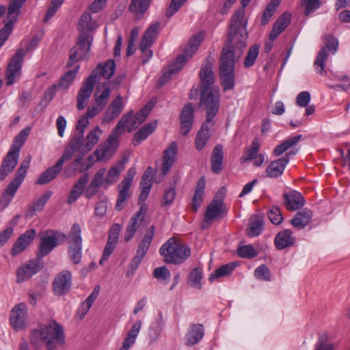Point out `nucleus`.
<instances>
[{"mask_svg":"<svg viewBox=\"0 0 350 350\" xmlns=\"http://www.w3.org/2000/svg\"><path fill=\"white\" fill-rule=\"evenodd\" d=\"M243 15L244 10L241 9L232 16L227 44L220 56L219 75L225 91L234 88L235 62L240 59L247 46V20Z\"/></svg>","mask_w":350,"mask_h":350,"instance_id":"f257e3e1","label":"nucleus"},{"mask_svg":"<svg viewBox=\"0 0 350 350\" xmlns=\"http://www.w3.org/2000/svg\"><path fill=\"white\" fill-rule=\"evenodd\" d=\"M31 343L36 349L44 345L46 350H57L66 343L64 329L55 321L41 324L32 332Z\"/></svg>","mask_w":350,"mask_h":350,"instance_id":"f03ea898","label":"nucleus"},{"mask_svg":"<svg viewBox=\"0 0 350 350\" xmlns=\"http://www.w3.org/2000/svg\"><path fill=\"white\" fill-rule=\"evenodd\" d=\"M159 253L165 262L180 265L189 257L191 250L187 245L170 238L160 247Z\"/></svg>","mask_w":350,"mask_h":350,"instance_id":"7ed1b4c3","label":"nucleus"},{"mask_svg":"<svg viewBox=\"0 0 350 350\" xmlns=\"http://www.w3.org/2000/svg\"><path fill=\"white\" fill-rule=\"evenodd\" d=\"M220 96L218 90L205 88L201 90L200 107L206 112V123L215 124L214 117L219 111Z\"/></svg>","mask_w":350,"mask_h":350,"instance_id":"20e7f679","label":"nucleus"},{"mask_svg":"<svg viewBox=\"0 0 350 350\" xmlns=\"http://www.w3.org/2000/svg\"><path fill=\"white\" fill-rule=\"evenodd\" d=\"M31 157L28 156L23 160L15 174L14 178L8 184L4 190L1 199L0 200V206L1 209L5 208L12 202L18 189L23 182L27 174V170L29 167Z\"/></svg>","mask_w":350,"mask_h":350,"instance_id":"39448f33","label":"nucleus"},{"mask_svg":"<svg viewBox=\"0 0 350 350\" xmlns=\"http://www.w3.org/2000/svg\"><path fill=\"white\" fill-rule=\"evenodd\" d=\"M324 46L318 53L314 63L317 73L322 76L326 75L325 70V61L329 55H335L338 49V40L332 34H325L323 36Z\"/></svg>","mask_w":350,"mask_h":350,"instance_id":"423d86ee","label":"nucleus"},{"mask_svg":"<svg viewBox=\"0 0 350 350\" xmlns=\"http://www.w3.org/2000/svg\"><path fill=\"white\" fill-rule=\"evenodd\" d=\"M92 40V36L88 32H81L77 44L70 49L69 59L66 64L67 68L73 66L76 62L85 57L90 51Z\"/></svg>","mask_w":350,"mask_h":350,"instance_id":"0eeeda50","label":"nucleus"},{"mask_svg":"<svg viewBox=\"0 0 350 350\" xmlns=\"http://www.w3.org/2000/svg\"><path fill=\"white\" fill-rule=\"evenodd\" d=\"M66 235L58 231L49 230L44 232L40 239L38 258H42L50 253L57 245L66 241Z\"/></svg>","mask_w":350,"mask_h":350,"instance_id":"6e6552de","label":"nucleus"},{"mask_svg":"<svg viewBox=\"0 0 350 350\" xmlns=\"http://www.w3.org/2000/svg\"><path fill=\"white\" fill-rule=\"evenodd\" d=\"M27 51L23 49H18L10 60L5 73L6 84L11 85L19 80L23 58Z\"/></svg>","mask_w":350,"mask_h":350,"instance_id":"1a4fd4ad","label":"nucleus"},{"mask_svg":"<svg viewBox=\"0 0 350 350\" xmlns=\"http://www.w3.org/2000/svg\"><path fill=\"white\" fill-rule=\"evenodd\" d=\"M10 324L16 332L26 329L28 325V308L25 303L15 305L10 312Z\"/></svg>","mask_w":350,"mask_h":350,"instance_id":"9d476101","label":"nucleus"},{"mask_svg":"<svg viewBox=\"0 0 350 350\" xmlns=\"http://www.w3.org/2000/svg\"><path fill=\"white\" fill-rule=\"evenodd\" d=\"M154 235V226H151L141 240L137 247L135 255L133 258L132 262H131L130 267L132 270V273H133L137 269L144 259V256H146L148 250H149Z\"/></svg>","mask_w":350,"mask_h":350,"instance_id":"9b49d317","label":"nucleus"},{"mask_svg":"<svg viewBox=\"0 0 350 350\" xmlns=\"http://www.w3.org/2000/svg\"><path fill=\"white\" fill-rule=\"evenodd\" d=\"M96 81V76L94 72L83 81L77 96V108L82 110L85 108L88 100L93 92L94 87Z\"/></svg>","mask_w":350,"mask_h":350,"instance_id":"f8f14e48","label":"nucleus"},{"mask_svg":"<svg viewBox=\"0 0 350 350\" xmlns=\"http://www.w3.org/2000/svg\"><path fill=\"white\" fill-rule=\"evenodd\" d=\"M224 193L218 192L209 205L207 206L204 223H211L217 218H221L226 213V210L223 204Z\"/></svg>","mask_w":350,"mask_h":350,"instance_id":"ddd939ff","label":"nucleus"},{"mask_svg":"<svg viewBox=\"0 0 350 350\" xmlns=\"http://www.w3.org/2000/svg\"><path fill=\"white\" fill-rule=\"evenodd\" d=\"M42 267L38 260H31L21 265L16 269V282L21 284L29 280L34 274L38 273Z\"/></svg>","mask_w":350,"mask_h":350,"instance_id":"4468645a","label":"nucleus"},{"mask_svg":"<svg viewBox=\"0 0 350 350\" xmlns=\"http://www.w3.org/2000/svg\"><path fill=\"white\" fill-rule=\"evenodd\" d=\"M148 211V206L144 204L141 206L139 210L135 213L131 218L124 234L125 241H129L135 235L141 224L145 219Z\"/></svg>","mask_w":350,"mask_h":350,"instance_id":"2eb2a0df","label":"nucleus"},{"mask_svg":"<svg viewBox=\"0 0 350 350\" xmlns=\"http://www.w3.org/2000/svg\"><path fill=\"white\" fill-rule=\"evenodd\" d=\"M72 275L68 270L58 273L53 282V289L55 295L61 296L67 293L71 288Z\"/></svg>","mask_w":350,"mask_h":350,"instance_id":"dca6fc26","label":"nucleus"},{"mask_svg":"<svg viewBox=\"0 0 350 350\" xmlns=\"http://www.w3.org/2000/svg\"><path fill=\"white\" fill-rule=\"evenodd\" d=\"M284 205L288 211H295L300 209L305 204L304 196L295 190H291L283 193Z\"/></svg>","mask_w":350,"mask_h":350,"instance_id":"f3484780","label":"nucleus"},{"mask_svg":"<svg viewBox=\"0 0 350 350\" xmlns=\"http://www.w3.org/2000/svg\"><path fill=\"white\" fill-rule=\"evenodd\" d=\"M124 107L123 98L121 95H118L107 108L104 113L102 122L108 124L120 116Z\"/></svg>","mask_w":350,"mask_h":350,"instance_id":"a211bd4d","label":"nucleus"},{"mask_svg":"<svg viewBox=\"0 0 350 350\" xmlns=\"http://www.w3.org/2000/svg\"><path fill=\"white\" fill-rule=\"evenodd\" d=\"M194 109L191 103L187 104L180 115V133L186 135L191 129L193 122Z\"/></svg>","mask_w":350,"mask_h":350,"instance_id":"6ab92c4d","label":"nucleus"},{"mask_svg":"<svg viewBox=\"0 0 350 350\" xmlns=\"http://www.w3.org/2000/svg\"><path fill=\"white\" fill-rule=\"evenodd\" d=\"M19 154L9 150L0 166V181L3 180L15 168Z\"/></svg>","mask_w":350,"mask_h":350,"instance_id":"aec40b11","label":"nucleus"},{"mask_svg":"<svg viewBox=\"0 0 350 350\" xmlns=\"http://www.w3.org/2000/svg\"><path fill=\"white\" fill-rule=\"evenodd\" d=\"M200 77L202 81L201 90L205 88H213L212 85L215 82V77L213 71V59L211 57H208L206 63L202 66Z\"/></svg>","mask_w":350,"mask_h":350,"instance_id":"412c9836","label":"nucleus"},{"mask_svg":"<svg viewBox=\"0 0 350 350\" xmlns=\"http://www.w3.org/2000/svg\"><path fill=\"white\" fill-rule=\"evenodd\" d=\"M36 234V232L34 229L25 231L14 243L12 250V254L16 256L23 252L33 241Z\"/></svg>","mask_w":350,"mask_h":350,"instance_id":"4be33fe9","label":"nucleus"},{"mask_svg":"<svg viewBox=\"0 0 350 350\" xmlns=\"http://www.w3.org/2000/svg\"><path fill=\"white\" fill-rule=\"evenodd\" d=\"M295 237L291 230L280 231L275 237L274 245L278 250L292 247L295 243Z\"/></svg>","mask_w":350,"mask_h":350,"instance_id":"5701e85b","label":"nucleus"},{"mask_svg":"<svg viewBox=\"0 0 350 350\" xmlns=\"http://www.w3.org/2000/svg\"><path fill=\"white\" fill-rule=\"evenodd\" d=\"M291 14L289 12H284L278 17L273 25L271 31L269 34V40H275L280 33L288 27L291 22Z\"/></svg>","mask_w":350,"mask_h":350,"instance_id":"b1692460","label":"nucleus"},{"mask_svg":"<svg viewBox=\"0 0 350 350\" xmlns=\"http://www.w3.org/2000/svg\"><path fill=\"white\" fill-rule=\"evenodd\" d=\"M288 163V159L284 157L271 161L265 170L266 176L271 178L280 176Z\"/></svg>","mask_w":350,"mask_h":350,"instance_id":"393cba45","label":"nucleus"},{"mask_svg":"<svg viewBox=\"0 0 350 350\" xmlns=\"http://www.w3.org/2000/svg\"><path fill=\"white\" fill-rule=\"evenodd\" d=\"M204 327L202 324L191 325L185 336V344L187 346H193L198 343L204 336Z\"/></svg>","mask_w":350,"mask_h":350,"instance_id":"a878e982","label":"nucleus"},{"mask_svg":"<svg viewBox=\"0 0 350 350\" xmlns=\"http://www.w3.org/2000/svg\"><path fill=\"white\" fill-rule=\"evenodd\" d=\"M177 154V144L172 142L163 152V162L162 165L163 174L165 175L173 165Z\"/></svg>","mask_w":350,"mask_h":350,"instance_id":"bb28decb","label":"nucleus"},{"mask_svg":"<svg viewBox=\"0 0 350 350\" xmlns=\"http://www.w3.org/2000/svg\"><path fill=\"white\" fill-rule=\"evenodd\" d=\"M186 63V59L183 56H178L176 60L171 64L167 70L164 72L159 80V83L161 85L165 84L171 78V76L178 72Z\"/></svg>","mask_w":350,"mask_h":350,"instance_id":"cd10ccee","label":"nucleus"},{"mask_svg":"<svg viewBox=\"0 0 350 350\" xmlns=\"http://www.w3.org/2000/svg\"><path fill=\"white\" fill-rule=\"evenodd\" d=\"M142 322L140 320L137 321L128 332L124 338L122 347L119 350H129L135 342L136 338L142 328Z\"/></svg>","mask_w":350,"mask_h":350,"instance_id":"c85d7f7f","label":"nucleus"},{"mask_svg":"<svg viewBox=\"0 0 350 350\" xmlns=\"http://www.w3.org/2000/svg\"><path fill=\"white\" fill-rule=\"evenodd\" d=\"M160 29V23L159 22L154 23L150 25L144 32L140 45L141 48L144 50L146 48H149L156 39Z\"/></svg>","mask_w":350,"mask_h":350,"instance_id":"c756f323","label":"nucleus"},{"mask_svg":"<svg viewBox=\"0 0 350 350\" xmlns=\"http://www.w3.org/2000/svg\"><path fill=\"white\" fill-rule=\"evenodd\" d=\"M208 124L212 126L211 123H206V122H204L196 135L195 147L198 150H201L207 144L211 137Z\"/></svg>","mask_w":350,"mask_h":350,"instance_id":"7c9ffc66","label":"nucleus"},{"mask_svg":"<svg viewBox=\"0 0 350 350\" xmlns=\"http://www.w3.org/2000/svg\"><path fill=\"white\" fill-rule=\"evenodd\" d=\"M224 159L223 147L221 144L215 146L211 154V170L218 174L222 169Z\"/></svg>","mask_w":350,"mask_h":350,"instance_id":"2f4dec72","label":"nucleus"},{"mask_svg":"<svg viewBox=\"0 0 350 350\" xmlns=\"http://www.w3.org/2000/svg\"><path fill=\"white\" fill-rule=\"evenodd\" d=\"M163 314L161 312H159L158 317L155 319L154 321L151 323L149 328L148 336L150 342H156L159 338L163 328Z\"/></svg>","mask_w":350,"mask_h":350,"instance_id":"473e14b6","label":"nucleus"},{"mask_svg":"<svg viewBox=\"0 0 350 350\" xmlns=\"http://www.w3.org/2000/svg\"><path fill=\"white\" fill-rule=\"evenodd\" d=\"M204 188L205 178L204 177H201L197 183L194 196L192 200L191 209L193 212H196L199 207L201 206L202 202L203 200Z\"/></svg>","mask_w":350,"mask_h":350,"instance_id":"72a5a7b5","label":"nucleus"},{"mask_svg":"<svg viewBox=\"0 0 350 350\" xmlns=\"http://www.w3.org/2000/svg\"><path fill=\"white\" fill-rule=\"evenodd\" d=\"M157 127V122L146 124L133 136L134 146H138L143 140L152 134Z\"/></svg>","mask_w":350,"mask_h":350,"instance_id":"f704fd0d","label":"nucleus"},{"mask_svg":"<svg viewBox=\"0 0 350 350\" xmlns=\"http://www.w3.org/2000/svg\"><path fill=\"white\" fill-rule=\"evenodd\" d=\"M204 36L202 33L195 35L185 46L183 53L180 56H183L186 59V62L196 52Z\"/></svg>","mask_w":350,"mask_h":350,"instance_id":"c9c22d12","label":"nucleus"},{"mask_svg":"<svg viewBox=\"0 0 350 350\" xmlns=\"http://www.w3.org/2000/svg\"><path fill=\"white\" fill-rule=\"evenodd\" d=\"M62 169L56 164L43 172L37 179L36 184L44 185L50 183L60 173Z\"/></svg>","mask_w":350,"mask_h":350,"instance_id":"e433bc0d","label":"nucleus"},{"mask_svg":"<svg viewBox=\"0 0 350 350\" xmlns=\"http://www.w3.org/2000/svg\"><path fill=\"white\" fill-rule=\"evenodd\" d=\"M116 68V65L115 61L109 59L103 65L101 64H98L96 68L92 72L96 75V73L100 72V74L103 78L108 79L113 75Z\"/></svg>","mask_w":350,"mask_h":350,"instance_id":"4c0bfd02","label":"nucleus"},{"mask_svg":"<svg viewBox=\"0 0 350 350\" xmlns=\"http://www.w3.org/2000/svg\"><path fill=\"white\" fill-rule=\"evenodd\" d=\"M237 266V264L235 262H232L221 266L220 267L215 269V271L210 275L208 280L211 282H213L215 280H217L220 278L229 275Z\"/></svg>","mask_w":350,"mask_h":350,"instance_id":"58836bf2","label":"nucleus"},{"mask_svg":"<svg viewBox=\"0 0 350 350\" xmlns=\"http://www.w3.org/2000/svg\"><path fill=\"white\" fill-rule=\"evenodd\" d=\"M116 150V148L105 142L100 148L94 151V154L96 157V161H107L112 157Z\"/></svg>","mask_w":350,"mask_h":350,"instance_id":"ea45409f","label":"nucleus"},{"mask_svg":"<svg viewBox=\"0 0 350 350\" xmlns=\"http://www.w3.org/2000/svg\"><path fill=\"white\" fill-rule=\"evenodd\" d=\"M302 138L301 135H297L291 137H288L282 144L278 145L274 150L273 153L275 156L282 155L285 151L288 150L290 148L296 145L297 142Z\"/></svg>","mask_w":350,"mask_h":350,"instance_id":"a19ab883","label":"nucleus"},{"mask_svg":"<svg viewBox=\"0 0 350 350\" xmlns=\"http://www.w3.org/2000/svg\"><path fill=\"white\" fill-rule=\"evenodd\" d=\"M66 240H68V246L82 245L81 228L78 224L72 225Z\"/></svg>","mask_w":350,"mask_h":350,"instance_id":"79ce46f5","label":"nucleus"},{"mask_svg":"<svg viewBox=\"0 0 350 350\" xmlns=\"http://www.w3.org/2000/svg\"><path fill=\"white\" fill-rule=\"evenodd\" d=\"M102 133V130L98 126H96L88 133L85 139H84L86 147L85 150L90 151L94 148V146L98 142Z\"/></svg>","mask_w":350,"mask_h":350,"instance_id":"37998d69","label":"nucleus"},{"mask_svg":"<svg viewBox=\"0 0 350 350\" xmlns=\"http://www.w3.org/2000/svg\"><path fill=\"white\" fill-rule=\"evenodd\" d=\"M84 134L77 133L69 144V147L74 151L79 152L81 154H85L89 150H85V142L83 139Z\"/></svg>","mask_w":350,"mask_h":350,"instance_id":"c03bdc74","label":"nucleus"},{"mask_svg":"<svg viewBox=\"0 0 350 350\" xmlns=\"http://www.w3.org/2000/svg\"><path fill=\"white\" fill-rule=\"evenodd\" d=\"M30 132L29 128H25L23 129L14 138V142L10 149V151L18 154L21 148L26 141Z\"/></svg>","mask_w":350,"mask_h":350,"instance_id":"a18cd8bd","label":"nucleus"},{"mask_svg":"<svg viewBox=\"0 0 350 350\" xmlns=\"http://www.w3.org/2000/svg\"><path fill=\"white\" fill-rule=\"evenodd\" d=\"M79 70V66H76L74 69L67 71L61 78L57 87L66 90L72 84Z\"/></svg>","mask_w":350,"mask_h":350,"instance_id":"49530a36","label":"nucleus"},{"mask_svg":"<svg viewBox=\"0 0 350 350\" xmlns=\"http://www.w3.org/2000/svg\"><path fill=\"white\" fill-rule=\"evenodd\" d=\"M260 143L258 139H254L249 148L245 149L244 155L241 158V163L252 161L258 156L260 149Z\"/></svg>","mask_w":350,"mask_h":350,"instance_id":"de8ad7c7","label":"nucleus"},{"mask_svg":"<svg viewBox=\"0 0 350 350\" xmlns=\"http://www.w3.org/2000/svg\"><path fill=\"white\" fill-rule=\"evenodd\" d=\"M122 122L121 129L123 131H124V129H127L129 132H131L138 127L132 110L122 116L118 122Z\"/></svg>","mask_w":350,"mask_h":350,"instance_id":"09e8293b","label":"nucleus"},{"mask_svg":"<svg viewBox=\"0 0 350 350\" xmlns=\"http://www.w3.org/2000/svg\"><path fill=\"white\" fill-rule=\"evenodd\" d=\"M259 49L258 44H254L250 47L243 61L245 68H250L254 64L259 54Z\"/></svg>","mask_w":350,"mask_h":350,"instance_id":"8fccbe9b","label":"nucleus"},{"mask_svg":"<svg viewBox=\"0 0 350 350\" xmlns=\"http://www.w3.org/2000/svg\"><path fill=\"white\" fill-rule=\"evenodd\" d=\"M124 162L120 161L118 165L113 166L109 170L105 177V183L107 185H111L118 180L121 172L124 169Z\"/></svg>","mask_w":350,"mask_h":350,"instance_id":"3c124183","label":"nucleus"},{"mask_svg":"<svg viewBox=\"0 0 350 350\" xmlns=\"http://www.w3.org/2000/svg\"><path fill=\"white\" fill-rule=\"evenodd\" d=\"M281 0H271V2L267 5L263 12L261 24L266 25L272 17L276 10V8L280 5Z\"/></svg>","mask_w":350,"mask_h":350,"instance_id":"603ef678","label":"nucleus"},{"mask_svg":"<svg viewBox=\"0 0 350 350\" xmlns=\"http://www.w3.org/2000/svg\"><path fill=\"white\" fill-rule=\"evenodd\" d=\"M151 0H132L129 10L135 14H143L148 8Z\"/></svg>","mask_w":350,"mask_h":350,"instance_id":"864d4df0","label":"nucleus"},{"mask_svg":"<svg viewBox=\"0 0 350 350\" xmlns=\"http://www.w3.org/2000/svg\"><path fill=\"white\" fill-rule=\"evenodd\" d=\"M328 340L329 335L327 332L320 334L315 344L314 350H334V345L328 342Z\"/></svg>","mask_w":350,"mask_h":350,"instance_id":"5fc2aeb1","label":"nucleus"},{"mask_svg":"<svg viewBox=\"0 0 350 350\" xmlns=\"http://www.w3.org/2000/svg\"><path fill=\"white\" fill-rule=\"evenodd\" d=\"M79 27L80 29L83 30L82 32H86L85 30L90 31L96 29V24L92 21L90 14L85 12L80 18Z\"/></svg>","mask_w":350,"mask_h":350,"instance_id":"6e6d98bb","label":"nucleus"},{"mask_svg":"<svg viewBox=\"0 0 350 350\" xmlns=\"http://www.w3.org/2000/svg\"><path fill=\"white\" fill-rule=\"evenodd\" d=\"M202 271L199 268L193 269L189 275L188 284L193 288L200 289L202 288L201 280Z\"/></svg>","mask_w":350,"mask_h":350,"instance_id":"4d7b16f0","label":"nucleus"},{"mask_svg":"<svg viewBox=\"0 0 350 350\" xmlns=\"http://www.w3.org/2000/svg\"><path fill=\"white\" fill-rule=\"evenodd\" d=\"M262 229V219L258 216H253L250 220L248 235L250 237L258 236L261 233Z\"/></svg>","mask_w":350,"mask_h":350,"instance_id":"13d9d810","label":"nucleus"},{"mask_svg":"<svg viewBox=\"0 0 350 350\" xmlns=\"http://www.w3.org/2000/svg\"><path fill=\"white\" fill-rule=\"evenodd\" d=\"M122 123V122H118L117 125L113 129L107 139V141L106 142L107 144L111 145L112 146L116 148H118L119 144V137L124 132V131L121 129Z\"/></svg>","mask_w":350,"mask_h":350,"instance_id":"bf43d9fd","label":"nucleus"},{"mask_svg":"<svg viewBox=\"0 0 350 350\" xmlns=\"http://www.w3.org/2000/svg\"><path fill=\"white\" fill-rule=\"evenodd\" d=\"M52 195L51 191H46L43 193L39 198L36 200L30 206L33 212L40 211L43 209L47 201L49 200Z\"/></svg>","mask_w":350,"mask_h":350,"instance_id":"052dcab7","label":"nucleus"},{"mask_svg":"<svg viewBox=\"0 0 350 350\" xmlns=\"http://www.w3.org/2000/svg\"><path fill=\"white\" fill-rule=\"evenodd\" d=\"M68 254L74 264H79L82 258V245L68 246Z\"/></svg>","mask_w":350,"mask_h":350,"instance_id":"680f3d73","label":"nucleus"},{"mask_svg":"<svg viewBox=\"0 0 350 350\" xmlns=\"http://www.w3.org/2000/svg\"><path fill=\"white\" fill-rule=\"evenodd\" d=\"M291 225L297 230L304 229L306 226V213L299 211L291 220Z\"/></svg>","mask_w":350,"mask_h":350,"instance_id":"e2e57ef3","label":"nucleus"},{"mask_svg":"<svg viewBox=\"0 0 350 350\" xmlns=\"http://www.w3.org/2000/svg\"><path fill=\"white\" fill-rule=\"evenodd\" d=\"M238 255L241 258H252L258 255L257 251L252 245H246L239 247L237 250Z\"/></svg>","mask_w":350,"mask_h":350,"instance_id":"0e129e2a","label":"nucleus"},{"mask_svg":"<svg viewBox=\"0 0 350 350\" xmlns=\"http://www.w3.org/2000/svg\"><path fill=\"white\" fill-rule=\"evenodd\" d=\"M176 196V189L174 186H170L165 189L162 198V206H168L172 204Z\"/></svg>","mask_w":350,"mask_h":350,"instance_id":"69168bd1","label":"nucleus"},{"mask_svg":"<svg viewBox=\"0 0 350 350\" xmlns=\"http://www.w3.org/2000/svg\"><path fill=\"white\" fill-rule=\"evenodd\" d=\"M64 1V0H52L46 12V15L44 18V23H47L51 19V18L55 15Z\"/></svg>","mask_w":350,"mask_h":350,"instance_id":"338daca9","label":"nucleus"},{"mask_svg":"<svg viewBox=\"0 0 350 350\" xmlns=\"http://www.w3.org/2000/svg\"><path fill=\"white\" fill-rule=\"evenodd\" d=\"M254 276L258 280L270 281L271 273L269 268L265 265H261L254 271Z\"/></svg>","mask_w":350,"mask_h":350,"instance_id":"774afa93","label":"nucleus"}]
</instances>
